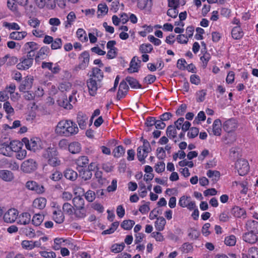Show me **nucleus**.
<instances>
[{"label":"nucleus","instance_id":"nucleus-1","mask_svg":"<svg viewBox=\"0 0 258 258\" xmlns=\"http://www.w3.org/2000/svg\"><path fill=\"white\" fill-rule=\"evenodd\" d=\"M55 132L58 136L69 137L76 135L79 128L77 124L72 120H62L58 122Z\"/></svg>","mask_w":258,"mask_h":258},{"label":"nucleus","instance_id":"nucleus-2","mask_svg":"<svg viewBox=\"0 0 258 258\" xmlns=\"http://www.w3.org/2000/svg\"><path fill=\"white\" fill-rule=\"evenodd\" d=\"M58 152L54 146H50L46 149L42 154L43 159L48 165L52 167L59 166L61 161L58 157Z\"/></svg>","mask_w":258,"mask_h":258},{"label":"nucleus","instance_id":"nucleus-3","mask_svg":"<svg viewBox=\"0 0 258 258\" xmlns=\"http://www.w3.org/2000/svg\"><path fill=\"white\" fill-rule=\"evenodd\" d=\"M151 151V147L149 142L146 140H143V145L137 149V157L140 162H145V159L148 153Z\"/></svg>","mask_w":258,"mask_h":258},{"label":"nucleus","instance_id":"nucleus-4","mask_svg":"<svg viewBox=\"0 0 258 258\" xmlns=\"http://www.w3.org/2000/svg\"><path fill=\"white\" fill-rule=\"evenodd\" d=\"M26 148L29 150L35 152L41 149V141L38 138H32L30 140L24 139Z\"/></svg>","mask_w":258,"mask_h":258},{"label":"nucleus","instance_id":"nucleus-5","mask_svg":"<svg viewBox=\"0 0 258 258\" xmlns=\"http://www.w3.org/2000/svg\"><path fill=\"white\" fill-rule=\"evenodd\" d=\"M36 6L39 9L46 8L54 10L56 6L58 7L57 0H34Z\"/></svg>","mask_w":258,"mask_h":258},{"label":"nucleus","instance_id":"nucleus-6","mask_svg":"<svg viewBox=\"0 0 258 258\" xmlns=\"http://www.w3.org/2000/svg\"><path fill=\"white\" fill-rule=\"evenodd\" d=\"M23 147V144L19 141L14 140L10 142L9 145L6 146L5 151L3 148L1 149V153L6 156H9L10 153L8 152V149L13 152H16L21 149Z\"/></svg>","mask_w":258,"mask_h":258},{"label":"nucleus","instance_id":"nucleus-7","mask_svg":"<svg viewBox=\"0 0 258 258\" xmlns=\"http://www.w3.org/2000/svg\"><path fill=\"white\" fill-rule=\"evenodd\" d=\"M79 63L76 67L75 70L78 71L80 70H84L86 69L89 64L90 60V55L87 51L83 52L79 57Z\"/></svg>","mask_w":258,"mask_h":258},{"label":"nucleus","instance_id":"nucleus-8","mask_svg":"<svg viewBox=\"0 0 258 258\" xmlns=\"http://www.w3.org/2000/svg\"><path fill=\"white\" fill-rule=\"evenodd\" d=\"M19 212L14 208L9 209L4 215L3 219L7 223H13L17 219Z\"/></svg>","mask_w":258,"mask_h":258},{"label":"nucleus","instance_id":"nucleus-9","mask_svg":"<svg viewBox=\"0 0 258 258\" xmlns=\"http://www.w3.org/2000/svg\"><path fill=\"white\" fill-rule=\"evenodd\" d=\"M235 167L241 176L245 175L249 169L248 162L244 159L238 160L235 163Z\"/></svg>","mask_w":258,"mask_h":258},{"label":"nucleus","instance_id":"nucleus-10","mask_svg":"<svg viewBox=\"0 0 258 258\" xmlns=\"http://www.w3.org/2000/svg\"><path fill=\"white\" fill-rule=\"evenodd\" d=\"M37 167L36 162L32 159H29L24 161L21 166L23 171L26 173H30L34 171Z\"/></svg>","mask_w":258,"mask_h":258},{"label":"nucleus","instance_id":"nucleus-11","mask_svg":"<svg viewBox=\"0 0 258 258\" xmlns=\"http://www.w3.org/2000/svg\"><path fill=\"white\" fill-rule=\"evenodd\" d=\"M100 83L93 78H90L87 80V85L90 95L95 96L98 88L100 87Z\"/></svg>","mask_w":258,"mask_h":258},{"label":"nucleus","instance_id":"nucleus-12","mask_svg":"<svg viewBox=\"0 0 258 258\" xmlns=\"http://www.w3.org/2000/svg\"><path fill=\"white\" fill-rule=\"evenodd\" d=\"M52 218L57 223L60 224L64 221V216L61 211L60 206H53L52 209Z\"/></svg>","mask_w":258,"mask_h":258},{"label":"nucleus","instance_id":"nucleus-13","mask_svg":"<svg viewBox=\"0 0 258 258\" xmlns=\"http://www.w3.org/2000/svg\"><path fill=\"white\" fill-rule=\"evenodd\" d=\"M26 186L28 189L34 191L38 194H41L44 192L43 186L38 184L34 181H27L26 184Z\"/></svg>","mask_w":258,"mask_h":258},{"label":"nucleus","instance_id":"nucleus-14","mask_svg":"<svg viewBox=\"0 0 258 258\" xmlns=\"http://www.w3.org/2000/svg\"><path fill=\"white\" fill-rule=\"evenodd\" d=\"M33 62V59L31 57H23L20 59V62L17 65V68L20 70H26L30 68Z\"/></svg>","mask_w":258,"mask_h":258},{"label":"nucleus","instance_id":"nucleus-15","mask_svg":"<svg viewBox=\"0 0 258 258\" xmlns=\"http://www.w3.org/2000/svg\"><path fill=\"white\" fill-rule=\"evenodd\" d=\"M88 116L82 112H79L77 114V121L80 128L82 130L86 128L88 123Z\"/></svg>","mask_w":258,"mask_h":258},{"label":"nucleus","instance_id":"nucleus-16","mask_svg":"<svg viewBox=\"0 0 258 258\" xmlns=\"http://www.w3.org/2000/svg\"><path fill=\"white\" fill-rule=\"evenodd\" d=\"M137 2V7L141 10H150L152 6V0H132Z\"/></svg>","mask_w":258,"mask_h":258},{"label":"nucleus","instance_id":"nucleus-17","mask_svg":"<svg viewBox=\"0 0 258 258\" xmlns=\"http://www.w3.org/2000/svg\"><path fill=\"white\" fill-rule=\"evenodd\" d=\"M41 67L43 69H47L51 71L52 74H58L60 71V68L58 64L55 63L53 64L51 62H43Z\"/></svg>","mask_w":258,"mask_h":258},{"label":"nucleus","instance_id":"nucleus-18","mask_svg":"<svg viewBox=\"0 0 258 258\" xmlns=\"http://www.w3.org/2000/svg\"><path fill=\"white\" fill-rule=\"evenodd\" d=\"M18 61V58L16 56H11L10 54H7L0 59V64L1 65L7 64L8 66L15 64Z\"/></svg>","mask_w":258,"mask_h":258},{"label":"nucleus","instance_id":"nucleus-19","mask_svg":"<svg viewBox=\"0 0 258 258\" xmlns=\"http://www.w3.org/2000/svg\"><path fill=\"white\" fill-rule=\"evenodd\" d=\"M15 0H8L7 1L8 8L13 12L16 17L20 18L22 16V14L19 10Z\"/></svg>","mask_w":258,"mask_h":258},{"label":"nucleus","instance_id":"nucleus-20","mask_svg":"<svg viewBox=\"0 0 258 258\" xmlns=\"http://www.w3.org/2000/svg\"><path fill=\"white\" fill-rule=\"evenodd\" d=\"M33 78L32 77H26L25 80L19 86L20 92H24L26 89H30L33 84Z\"/></svg>","mask_w":258,"mask_h":258},{"label":"nucleus","instance_id":"nucleus-21","mask_svg":"<svg viewBox=\"0 0 258 258\" xmlns=\"http://www.w3.org/2000/svg\"><path fill=\"white\" fill-rule=\"evenodd\" d=\"M140 62L141 60L136 56L133 57L130 62V68L128 69V72L131 73L138 72Z\"/></svg>","mask_w":258,"mask_h":258},{"label":"nucleus","instance_id":"nucleus-22","mask_svg":"<svg viewBox=\"0 0 258 258\" xmlns=\"http://www.w3.org/2000/svg\"><path fill=\"white\" fill-rule=\"evenodd\" d=\"M46 202V199L45 198L39 197L36 198L33 202V207L34 208L42 210L45 207Z\"/></svg>","mask_w":258,"mask_h":258},{"label":"nucleus","instance_id":"nucleus-23","mask_svg":"<svg viewBox=\"0 0 258 258\" xmlns=\"http://www.w3.org/2000/svg\"><path fill=\"white\" fill-rule=\"evenodd\" d=\"M257 234L250 232H246L243 235V239L247 243L254 244L258 240Z\"/></svg>","mask_w":258,"mask_h":258},{"label":"nucleus","instance_id":"nucleus-24","mask_svg":"<svg viewBox=\"0 0 258 258\" xmlns=\"http://www.w3.org/2000/svg\"><path fill=\"white\" fill-rule=\"evenodd\" d=\"M236 127L237 123L234 119H229L226 121L223 125L224 130L228 133L234 131Z\"/></svg>","mask_w":258,"mask_h":258},{"label":"nucleus","instance_id":"nucleus-25","mask_svg":"<svg viewBox=\"0 0 258 258\" xmlns=\"http://www.w3.org/2000/svg\"><path fill=\"white\" fill-rule=\"evenodd\" d=\"M246 228L248 232L258 234V222L254 220H248L246 224Z\"/></svg>","mask_w":258,"mask_h":258},{"label":"nucleus","instance_id":"nucleus-26","mask_svg":"<svg viewBox=\"0 0 258 258\" xmlns=\"http://www.w3.org/2000/svg\"><path fill=\"white\" fill-rule=\"evenodd\" d=\"M77 19L76 15L73 11L70 12L67 16V20L64 22L66 28H70Z\"/></svg>","mask_w":258,"mask_h":258},{"label":"nucleus","instance_id":"nucleus-27","mask_svg":"<svg viewBox=\"0 0 258 258\" xmlns=\"http://www.w3.org/2000/svg\"><path fill=\"white\" fill-rule=\"evenodd\" d=\"M17 219H18V223L21 225H27L30 222L31 215L27 212L23 213L18 215Z\"/></svg>","mask_w":258,"mask_h":258},{"label":"nucleus","instance_id":"nucleus-28","mask_svg":"<svg viewBox=\"0 0 258 258\" xmlns=\"http://www.w3.org/2000/svg\"><path fill=\"white\" fill-rule=\"evenodd\" d=\"M82 150V146L80 143L73 142L69 145L68 150L72 154L79 153Z\"/></svg>","mask_w":258,"mask_h":258},{"label":"nucleus","instance_id":"nucleus-29","mask_svg":"<svg viewBox=\"0 0 258 258\" xmlns=\"http://www.w3.org/2000/svg\"><path fill=\"white\" fill-rule=\"evenodd\" d=\"M0 178L5 181H11L14 178L13 173L7 170H2L0 171Z\"/></svg>","mask_w":258,"mask_h":258},{"label":"nucleus","instance_id":"nucleus-30","mask_svg":"<svg viewBox=\"0 0 258 258\" xmlns=\"http://www.w3.org/2000/svg\"><path fill=\"white\" fill-rule=\"evenodd\" d=\"M222 123L220 119H217L214 120L213 124L212 133L215 136H220L221 134Z\"/></svg>","mask_w":258,"mask_h":258},{"label":"nucleus","instance_id":"nucleus-31","mask_svg":"<svg viewBox=\"0 0 258 258\" xmlns=\"http://www.w3.org/2000/svg\"><path fill=\"white\" fill-rule=\"evenodd\" d=\"M166 224L165 219L163 217H159L155 222V227L157 231H162L164 229Z\"/></svg>","mask_w":258,"mask_h":258},{"label":"nucleus","instance_id":"nucleus-32","mask_svg":"<svg viewBox=\"0 0 258 258\" xmlns=\"http://www.w3.org/2000/svg\"><path fill=\"white\" fill-rule=\"evenodd\" d=\"M27 35L26 31H14L10 34V38L13 40H21Z\"/></svg>","mask_w":258,"mask_h":258},{"label":"nucleus","instance_id":"nucleus-33","mask_svg":"<svg viewBox=\"0 0 258 258\" xmlns=\"http://www.w3.org/2000/svg\"><path fill=\"white\" fill-rule=\"evenodd\" d=\"M90 76L94 79H96V81L98 82H101L103 78V73L99 68H94L92 69V75Z\"/></svg>","mask_w":258,"mask_h":258},{"label":"nucleus","instance_id":"nucleus-34","mask_svg":"<svg viewBox=\"0 0 258 258\" xmlns=\"http://www.w3.org/2000/svg\"><path fill=\"white\" fill-rule=\"evenodd\" d=\"M77 91L76 90H73L72 94L69 97V103H67L64 107L67 109H71L73 108V104L77 101L76 95Z\"/></svg>","mask_w":258,"mask_h":258},{"label":"nucleus","instance_id":"nucleus-35","mask_svg":"<svg viewBox=\"0 0 258 258\" xmlns=\"http://www.w3.org/2000/svg\"><path fill=\"white\" fill-rule=\"evenodd\" d=\"M242 258H258V248L252 247L249 248L247 254H242Z\"/></svg>","mask_w":258,"mask_h":258},{"label":"nucleus","instance_id":"nucleus-36","mask_svg":"<svg viewBox=\"0 0 258 258\" xmlns=\"http://www.w3.org/2000/svg\"><path fill=\"white\" fill-rule=\"evenodd\" d=\"M232 214L237 218H244L246 215L245 210L239 207H234L231 211Z\"/></svg>","mask_w":258,"mask_h":258},{"label":"nucleus","instance_id":"nucleus-37","mask_svg":"<svg viewBox=\"0 0 258 258\" xmlns=\"http://www.w3.org/2000/svg\"><path fill=\"white\" fill-rule=\"evenodd\" d=\"M231 35L232 37L235 39L241 38L243 35V33L240 26H237L234 27L232 30Z\"/></svg>","mask_w":258,"mask_h":258},{"label":"nucleus","instance_id":"nucleus-38","mask_svg":"<svg viewBox=\"0 0 258 258\" xmlns=\"http://www.w3.org/2000/svg\"><path fill=\"white\" fill-rule=\"evenodd\" d=\"M95 176L97 181L101 185H104L108 183V181L106 178L102 177V172L101 171L97 170L95 172Z\"/></svg>","mask_w":258,"mask_h":258},{"label":"nucleus","instance_id":"nucleus-39","mask_svg":"<svg viewBox=\"0 0 258 258\" xmlns=\"http://www.w3.org/2000/svg\"><path fill=\"white\" fill-rule=\"evenodd\" d=\"M64 176L67 179L72 181H74L77 179L78 174L76 171L72 169H68L64 171Z\"/></svg>","mask_w":258,"mask_h":258},{"label":"nucleus","instance_id":"nucleus-40","mask_svg":"<svg viewBox=\"0 0 258 258\" xmlns=\"http://www.w3.org/2000/svg\"><path fill=\"white\" fill-rule=\"evenodd\" d=\"M126 81L128 83L132 88L137 89L142 88V86L139 82L134 78L127 77L126 78Z\"/></svg>","mask_w":258,"mask_h":258},{"label":"nucleus","instance_id":"nucleus-41","mask_svg":"<svg viewBox=\"0 0 258 258\" xmlns=\"http://www.w3.org/2000/svg\"><path fill=\"white\" fill-rule=\"evenodd\" d=\"M72 88V85L69 82H63L61 83L58 87L60 91L62 93H66L70 91Z\"/></svg>","mask_w":258,"mask_h":258},{"label":"nucleus","instance_id":"nucleus-42","mask_svg":"<svg viewBox=\"0 0 258 258\" xmlns=\"http://www.w3.org/2000/svg\"><path fill=\"white\" fill-rule=\"evenodd\" d=\"M76 164L81 167H86L89 163V159L87 156H81L76 160Z\"/></svg>","mask_w":258,"mask_h":258},{"label":"nucleus","instance_id":"nucleus-43","mask_svg":"<svg viewBox=\"0 0 258 258\" xmlns=\"http://www.w3.org/2000/svg\"><path fill=\"white\" fill-rule=\"evenodd\" d=\"M207 175L213 181H218L220 177V173L217 170H209L207 171Z\"/></svg>","mask_w":258,"mask_h":258},{"label":"nucleus","instance_id":"nucleus-44","mask_svg":"<svg viewBox=\"0 0 258 258\" xmlns=\"http://www.w3.org/2000/svg\"><path fill=\"white\" fill-rule=\"evenodd\" d=\"M73 203L75 208L84 207V200L81 196H76L73 200Z\"/></svg>","mask_w":258,"mask_h":258},{"label":"nucleus","instance_id":"nucleus-45","mask_svg":"<svg viewBox=\"0 0 258 258\" xmlns=\"http://www.w3.org/2000/svg\"><path fill=\"white\" fill-rule=\"evenodd\" d=\"M27 23L29 26L34 29L39 28L40 25V21L36 17H29Z\"/></svg>","mask_w":258,"mask_h":258},{"label":"nucleus","instance_id":"nucleus-46","mask_svg":"<svg viewBox=\"0 0 258 258\" xmlns=\"http://www.w3.org/2000/svg\"><path fill=\"white\" fill-rule=\"evenodd\" d=\"M49 48L47 46L42 47L38 52L36 59H44L49 52Z\"/></svg>","mask_w":258,"mask_h":258},{"label":"nucleus","instance_id":"nucleus-47","mask_svg":"<svg viewBox=\"0 0 258 258\" xmlns=\"http://www.w3.org/2000/svg\"><path fill=\"white\" fill-rule=\"evenodd\" d=\"M3 26L9 30H19L21 29L18 24L15 22L9 23L6 21L3 22Z\"/></svg>","mask_w":258,"mask_h":258},{"label":"nucleus","instance_id":"nucleus-48","mask_svg":"<svg viewBox=\"0 0 258 258\" xmlns=\"http://www.w3.org/2000/svg\"><path fill=\"white\" fill-rule=\"evenodd\" d=\"M166 135L170 139H173L176 137L177 131L174 125H169L167 127Z\"/></svg>","mask_w":258,"mask_h":258},{"label":"nucleus","instance_id":"nucleus-49","mask_svg":"<svg viewBox=\"0 0 258 258\" xmlns=\"http://www.w3.org/2000/svg\"><path fill=\"white\" fill-rule=\"evenodd\" d=\"M74 214L77 218L83 219L86 216V210L84 207L75 208Z\"/></svg>","mask_w":258,"mask_h":258},{"label":"nucleus","instance_id":"nucleus-50","mask_svg":"<svg viewBox=\"0 0 258 258\" xmlns=\"http://www.w3.org/2000/svg\"><path fill=\"white\" fill-rule=\"evenodd\" d=\"M44 216L40 214H35L32 219L33 224L35 226L40 225L44 220Z\"/></svg>","mask_w":258,"mask_h":258},{"label":"nucleus","instance_id":"nucleus-51","mask_svg":"<svg viewBox=\"0 0 258 258\" xmlns=\"http://www.w3.org/2000/svg\"><path fill=\"white\" fill-rule=\"evenodd\" d=\"M76 35L78 39L82 42H86L88 40L87 34L83 29H78L77 31Z\"/></svg>","mask_w":258,"mask_h":258},{"label":"nucleus","instance_id":"nucleus-52","mask_svg":"<svg viewBox=\"0 0 258 258\" xmlns=\"http://www.w3.org/2000/svg\"><path fill=\"white\" fill-rule=\"evenodd\" d=\"M62 210L66 214L72 215L74 214L75 208L70 203H65L62 206Z\"/></svg>","mask_w":258,"mask_h":258},{"label":"nucleus","instance_id":"nucleus-53","mask_svg":"<svg viewBox=\"0 0 258 258\" xmlns=\"http://www.w3.org/2000/svg\"><path fill=\"white\" fill-rule=\"evenodd\" d=\"M108 11V7L105 4H100L98 6V17L104 16Z\"/></svg>","mask_w":258,"mask_h":258},{"label":"nucleus","instance_id":"nucleus-54","mask_svg":"<svg viewBox=\"0 0 258 258\" xmlns=\"http://www.w3.org/2000/svg\"><path fill=\"white\" fill-rule=\"evenodd\" d=\"M135 222L134 220H126L123 221L121 224V227L124 230H128L132 228Z\"/></svg>","mask_w":258,"mask_h":258},{"label":"nucleus","instance_id":"nucleus-55","mask_svg":"<svg viewBox=\"0 0 258 258\" xmlns=\"http://www.w3.org/2000/svg\"><path fill=\"white\" fill-rule=\"evenodd\" d=\"M125 153V150L122 146H118L116 147L113 151V156L116 158L121 157Z\"/></svg>","mask_w":258,"mask_h":258},{"label":"nucleus","instance_id":"nucleus-56","mask_svg":"<svg viewBox=\"0 0 258 258\" xmlns=\"http://www.w3.org/2000/svg\"><path fill=\"white\" fill-rule=\"evenodd\" d=\"M97 168V164L96 162H91L88 165V170L86 172L87 177L85 178V180H88L91 178L92 173L90 172L91 171H94Z\"/></svg>","mask_w":258,"mask_h":258},{"label":"nucleus","instance_id":"nucleus-57","mask_svg":"<svg viewBox=\"0 0 258 258\" xmlns=\"http://www.w3.org/2000/svg\"><path fill=\"white\" fill-rule=\"evenodd\" d=\"M207 95V91L205 90H202L198 91L196 93V100L198 102H203L205 99V97Z\"/></svg>","mask_w":258,"mask_h":258},{"label":"nucleus","instance_id":"nucleus-58","mask_svg":"<svg viewBox=\"0 0 258 258\" xmlns=\"http://www.w3.org/2000/svg\"><path fill=\"white\" fill-rule=\"evenodd\" d=\"M140 51L142 53L151 52L153 50V47L150 44H143L140 46Z\"/></svg>","mask_w":258,"mask_h":258},{"label":"nucleus","instance_id":"nucleus-59","mask_svg":"<svg viewBox=\"0 0 258 258\" xmlns=\"http://www.w3.org/2000/svg\"><path fill=\"white\" fill-rule=\"evenodd\" d=\"M38 49L37 44L34 42H28L25 45V49L26 51L34 52Z\"/></svg>","mask_w":258,"mask_h":258},{"label":"nucleus","instance_id":"nucleus-60","mask_svg":"<svg viewBox=\"0 0 258 258\" xmlns=\"http://www.w3.org/2000/svg\"><path fill=\"white\" fill-rule=\"evenodd\" d=\"M211 59L210 54L206 51L203 55L201 56L200 59L202 62V67L203 68H206L208 61Z\"/></svg>","mask_w":258,"mask_h":258},{"label":"nucleus","instance_id":"nucleus-61","mask_svg":"<svg viewBox=\"0 0 258 258\" xmlns=\"http://www.w3.org/2000/svg\"><path fill=\"white\" fill-rule=\"evenodd\" d=\"M225 244L228 246H234L236 242V237L231 235L229 236H227L225 238Z\"/></svg>","mask_w":258,"mask_h":258},{"label":"nucleus","instance_id":"nucleus-62","mask_svg":"<svg viewBox=\"0 0 258 258\" xmlns=\"http://www.w3.org/2000/svg\"><path fill=\"white\" fill-rule=\"evenodd\" d=\"M139 195L143 198L145 197L147 195V190L145 184L142 182L140 181L139 183Z\"/></svg>","mask_w":258,"mask_h":258},{"label":"nucleus","instance_id":"nucleus-63","mask_svg":"<svg viewBox=\"0 0 258 258\" xmlns=\"http://www.w3.org/2000/svg\"><path fill=\"white\" fill-rule=\"evenodd\" d=\"M65 240L63 238H56L54 240V244L52 246V248L53 249L55 250H59L63 242H64Z\"/></svg>","mask_w":258,"mask_h":258},{"label":"nucleus","instance_id":"nucleus-64","mask_svg":"<svg viewBox=\"0 0 258 258\" xmlns=\"http://www.w3.org/2000/svg\"><path fill=\"white\" fill-rule=\"evenodd\" d=\"M39 254L44 258H55L56 254L53 251H40Z\"/></svg>","mask_w":258,"mask_h":258}]
</instances>
